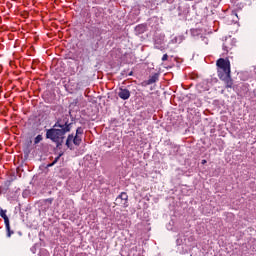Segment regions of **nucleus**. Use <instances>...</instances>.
<instances>
[{
	"label": "nucleus",
	"instance_id": "nucleus-1",
	"mask_svg": "<svg viewBox=\"0 0 256 256\" xmlns=\"http://www.w3.org/2000/svg\"><path fill=\"white\" fill-rule=\"evenodd\" d=\"M73 128V122H69V115H63L58 118L53 128L46 130V139L56 143V147L61 149L65 141V134Z\"/></svg>",
	"mask_w": 256,
	"mask_h": 256
},
{
	"label": "nucleus",
	"instance_id": "nucleus-2",
	"mask_svg": "<svg viewBox=\"0 0 256 256\" xmlns=\"http://www.w3.org/2000/svg\"><path fill=\"white\" fill-rule=\"evenodd\" d=\"M216 65L219 80L224 81L226 89H232L233 79H231V62L225 58H219Z\"/></svg>",
	"mask_w": 256,
	"mask_h": 256
},
{
	"label": "nucleus",
	"instance_id": "nucleus-3",
	"mask_svg": "<svg viewBox=\"0 0 256 256\" xmlns=\"http://www.w3.org/2000/svg\"><path fill=\"white\" fill-rule=\"evenodd\" d=\"M81 141V136H74L73 134H70L67 137L66 146L68 147V149L73 150V144H71V142H73L77 147H79V145H81Z\"/></svg>",
	"mask_w": 256,
	"mask_h": 256
},
{
	"label": "nucleus",
	"instance_id": "nucleus-4",
	"mask_svg": "<svg viewBox=\"0 0 256 256\" xmlns=\"http://www.w3.org/2000/svg\"><path fill=\"white\" fill-rule=\"evenodd\" d=\"M129 196L127 193L122 192L115 200L116 205H120V207H127V201Z\"/></svg>",
	"mask_w": 256,
	"mask_h": 256
},
{
	"label": "nucleus",
	"instance_id": "nucleus-5",
	"mask_svg": "<svg viewBox=\"0 0 256 256\" xmlns=\"http://www.w3.org/2000/svg\"><path fill=\"white\" fill-rule=\"evenodd\" d=\"M118 97H120V99H123V101H127V99L131 97V92L128 89L120 88L118 91Z\"/></svg>",
	"mask_w": 256,
	"mask_h": 256
},
{
	"label": "nucleus",
	"instance_id": "nucleus-6",
	"mask_svg": "<svg viewBox=\"0 0 256 256\" xmlns=\"http://www.w3.org/2000/svg\"><path fill=\"white\" fill-rule=\"evenodd\" d=\"M157 81H159V74L156 73L148 79L147 84L153 85V83H157Z\"/></svg>",
	"mask_w": 256,
	"mask_h": 256
},
{
	"label": "nucleus",
	"instance_id": "nucleus-7",
	"mask_svg": "<svg viewBox=\"0 0 256 256\" xmlns=\"http://www.w3.org/2000/svg\"><path fill=\"white\" fill-rule=\"evenodd\" d=\"M7 210H3V208L0 209V217L4 219V223L7 224L9 223V217L7 216Z\"/></svg>",
	"mask_w": 256,
	"mask_h": 256
},
{
	"label": "nucleus",
	"instance_id": "nucleus-8",
	"mask_svg": "<svg viewBox=\"0 0 256 256\" xmlns=\"http://www.w3.org/2000/svg\"><path fill=\"white\" fill-rule=\"evenodd\" d=\"M231 39L225 40V42L223 43V49L224 51H230L231 47Z\"/></svg>",
	"mask_w": 256,
	"mask_h": 256
},
{
	"label": "nucleus",
	"instance_id": "nucleus-9",
	"mask_svg": "<svg viewBox=\"0 0 256 256\" xmlns=\"http://www.w3.org/2000/svg\"><path fill=\"white\" fill-rule=\"evenodd\" d=\"M6 227V231H7V237H11L13 235V233H15L14 231H12L11 229V224L9 222H7L5 224Z\"/></svg>",
	"mask_w": 256,
	"mask_h": 256
},
{
	"label": "nucleus",
	"instance_id": "nucleus-10",
	"mask_svg": "<svg viewBox=\"0 0 256 256\" xmlns=\"http://www.w3.org/2000/svg\"><path fill=\"white\" fill-rule=\"evenodd\" d=\"M90 47L92 51H97V49H99V42H91Z\"/></svg>",
	"mask_w": 256,
	"mask_h": 256
},
{
	"label": "nucleus",
	"instance_id": "nucleus-11",
	"mask_svg": "<svg viewBox=\"0 0 256 256\" xmlns=\"http://www.w3.org/2000/svg\"><path fill=\"white\" fill-rule=\"evenodd\" d=\"M41 141H43V136H42V135H38V136L34 139V145H37V144L41 143Z\"/></svg>",
	"mask_w": 256,
	"mask_h": 256
},
{
	"label": "nucleus",
	"instance_id": "nucleus-12",
	"mask_svg": "<svg viewBox=\"0 0 256 256\" xmlns=\"http://www.w3.org/2000/svg\"><path fill=\"white\" fill-rule=\"evenodd\" d=\"M11 183H13V180H7L4 183L5 191H9V187H11Z\"/></svg>",
	"mask_w": 256,
	"mask_h": 256
},
{
	"label": "nucleus",
	"instance_id": "nucleus-13",
	"mask_svg": "<svg viewBox=\"0 0 256 256\" xmlns=\"http://www.w3.org/2000/svg\"><path fill=\"white\" fill-rule=\"evenodd\" d=\"M81 135H83V128L82 127H78L76 129V135L77 137H81Z\"/></svg>",
	"mask_w": 256,
	"mask_h": 256
},
{
	"label": "nucleus",
	"instance_id": "nucleus-14",
	"mask_svg": "<svg viewBox=\"0 0 256 256\" xmlns=\"http://www.w3.org/2000/svg\"><path fill=\"white\" fill-rule=\"evenodd\" d=\"M167 59H169V55L164 54L162 57V61H167Z\"/></svg>",
	"mask_w": 256,
	"mask_h": 256
},
{
	"label": "nucleus",
	"instance_id": "nucleus-15",
	"mask_svg": "<svg viewBox=\"0 0 256 256\" xmlns=\"http://www.w3.org/2000/svg\"><path fill=\"white\" fill-rule=\"evenodd\" d=\"M60 158H61V154L54 159L53 164L55 165V163H57V161H59Z\"/></svg>",
	"mask_w": 256,
	"mask_h": 256
},
{
	"label": "nucleus",
	"instance_id": "nucleus-16",
	"mask_svg": "<svg viewBox=\"0 0 256 256\" xmlns=\"http://www.w3.org/2000/svg\"><path fill=\"white\" fill-rule=\"evenodd\" d=\"M179 39V43H181V41H182V37L181 36H179V37H176L175 38V42L177 43V40Z\"/></svg>",
	"mask_w": 256,
	"mask_h": 256
},
{
	"label": "nucleus",
	"instance_id": "nucleus-17",
	"mask_svg": "<svg viewBox=\"0 0 256 256\" xmlns=\"http://www.w3.org/2000/svg\"><path fill=\"white\" fill-rule=\"evenodd\" d=\"M55 165L53 162L51 164H48V167H53Z\"/></svg>",
	"mask_w": 256,
	"mask_h": 256
},
{
	"label": "nucleus",
	"instance_id": "nucleus-18",
	"mask_svg": "<svg viewBox=\"0 0 256 256\" xmlns=\"http://www.w3.org/2000/svg\"><path fill=\"white\" fill-rule=\"evenodd\" d=\"M207 163V160H202V164L205 165Z\"/></svg>",
	"mask_w": 256,
	"mask_h": 256
},
{
	"label": "nucleus",
	"instance_id": "nucleus-19",
	"mask_svg": "<svg viewBox=\"0 0 256 256\" xmlns=\"http://www.w3.org/2000/svg\"><path fill=\"white\" fill-rule=\"evenodd\" d=\"M48 202H50V203H51V202H52V200H48Z\"/></svg>",
	"mask_w": 256,
	"mask_h": 256
}]
</instances>
